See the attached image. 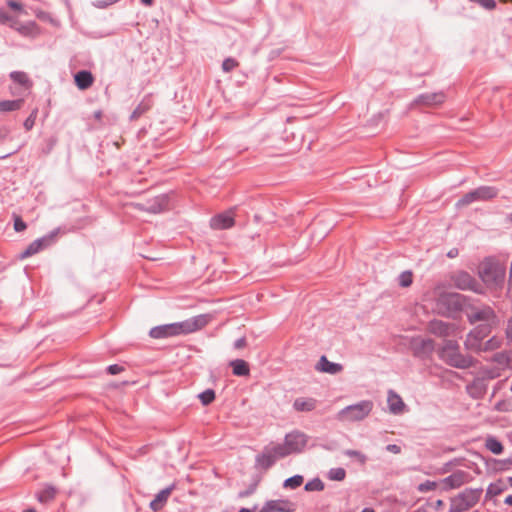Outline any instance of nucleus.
Listing matches in <instances>:
<instances>
[{
    "label": "nucleus",
    "instance_id": "8",
    "mask_svg": "<svg viewBox=\"0 0 512 512\" xmlns=\"http://www.w3.org/2000/svg\"><path fill=\"white\" fill-rule=\"evenodd\" d=\"M492 332V329H488L481 326L474 327L467 335L464 341L465 349L474 352H482L483 340Z\"/></svg>",
    "mask_w": 512,
    "mask_h": 512
},
{
    "label": "nucleus",
    "instance_id": "17",
    "mask_svg": "<svg viewBox=\"0 0 512 512\" xmlns=\"http://www.w3.org/2000/svg\"><path fill=\"white\" fill-rule=\"evenodd\" d=\"M446 99L443 92L424 93L419 95L414 103L427 107L437 106L442 104Z\"/></svg>",
    "mask_w": 512,
    "mask_h": 512
},
{
    "label": "nucleus",
    "instance_id": "58",
    "mask_svg": "<svg viewBox=\"0 0 512 512\" xmlns=\"http://www.w3.org/2000/svg\"><path fill=\"white\" fill-rule=\"evenodd\" d=\"M504 503L507 504V505H511L512 506V495H508L505 498Z\"/></svg>",
    "mask_w": 512,
    "mask_h": 512
},
{
    "label": "nucleus",
    "instance_id": "63",
    "mask_svg": "<svg viewBox=\"0 0 512 512\" xmlns=\"http://www.w3.org/2000/svg\"><path fill=\"white\" fill-rule=\"evenodd\" d=\"M239 512H252L250 509L242 508L239 510Z\"/></svg>",
    "mask_w": 512,
    "mask_h": 512
},
{
    "label": "nucleus",
    "instance_id": "18",
    "mask_svg": "<svg viewBox=\"0 0 512 512\" xmlns=\"http://www.w3.org/2000/svg\"><path fill=\"white\" fill-rule=\"evenodd\" d=\"M466 391L473 399H482L487 391V383L485 378H475L466 386Z\"/></svg>",
    "mask_w": 512,
    "mask_h": 512
},
{
    "label": "nucleus",
    "instance_id": "20",
    "mask_svg": "<svg viewBox=\"0 0 512 512\" xmlns=\"http://www.w3.org/2000/svg\"><path fill=\"white\" fill-rule=\"evenodd\" d=\"M414 354L418 357L430 355L434 350V341L432 339H417L413 342Z\"/></svg>",
    "mask_w": 512,
    "mask_h": 512
},
{
    "label": "nucleus",
    "instance_id": "38",
    "mask_svg": "<svg viewBox=\"0 0 512 512\" xmlns=\"http://www.w3.org/2000/svg\"><path fill=\"white\" fill-rule=\"evenodd\" d=\"M198 398L204 406H207L215 400V391L213 389H206L198 395Z\"/></svg>",
    "mask_w": 512,
    "mask_h": 512
},
{
    "label": "nucleus",
    "instance_id": "19",
    "mask_svg": "<svg viewBox=\"0 0 512 512\" xmlns=\"http://www.w3.org/2000/svg\"><path fill=\"white\" fill-rule=\"evenodd\" d=\"M174 489L175 484H172L166 487L165 489L161 490L159 493H157L154 499L149 504L150 509L154 512L160 511L165 506L168 498L170 497Z\"/></svg>",
    "mask_w": 512,
    "mask_h": 512
},
{
    "label": "nucleus",
    "instance_id": "30",
    "mask_svg": "<svg viewBox=\"0 0 512 512\" xmlns=\"http://www.w3.org/2000/svg\"><path fill=\"white\" fill-rule=\"evenodd\" d=\"M55 495L56 489L52 486H48L37 493V499L41 503H48L54 499Z\"/></svg>",
    "mask_w": 512,
    "mask_h": 512
},
{
    "label": "nucleus",
    "instance_id": "47",
    "mask_svg": "<svg viewBox=\"0 0 512 512\" xmlns=\"http://www.w3.org/2000/svg\"><path fill=\"white\" fill-rule=\"evenodd\" d=\"M124 370V368L118 364L109 365L107 367V371L111 375H116L121 373Z\"/></svg>",
    "mask_w": 512,
    "mask_h": 512
},
{
    "label": "nucleus",
    "instance_id": "59",
    "mask_svg": "<svg viewBox=\"0 0 512 512\" xmlns=\"http://www.w3.org/2000/svg\"><path fill=\"white\" fill-rule=\"evenodd\" d=\"M94 117H95L96 119H98V120H99V119H101V117H102V112H101L100 110L96 111V112L94 113Z\"/></svg>",
    "mask_w": 512,
    "mask_h": 512
},
{
    "label": "nucleus",
    "instance_id": "22",
    "mask_svg": "<svg viewBox=\"0 0 512 512\" xmlns=\"http://www.w3.org/2000/svg\"><path fill=\"white\" fill-rule=\"evenodd\" d=\"M316 369L320 372L335 375L340 373L343 367L339 363L330 362L326 356H321L316 365Z\"/></svg>",
    "mask_w": 512,
    "mask_h": 512
},
{
    "label": "nucleus",
    "instance_id": "43",
    "mask_svg": "<svg viewBox=\"0 0 512 512\" xmlns=\"http://www.w3.org/2000/svg\"><path fill=\"white\" fill-rule=\"evenodd\" d=\"M486 10H493L496 7L495 0H469Z\"/></svg>",
    "mask_w": 512,
    "mask_h": 512
},
{
    "label": "nucleus",
    "instance_id": "62",
    "mask_svg": "<svg viewBox=\"0 0 512 512\" xmlns=\"http://www.w3.org/2000/svg\"><path fill=\"white\" fill-rule=\"evenodd\" d=\"M361 512H374L371 508H364Z\"/></svg>",
    "mask_w": 512,
    "mask_h": 512
},
{
    "label": "nucleus",
    "instance_id": "9",
    "mask_svg": "<svg viewBox=\"0 0 512 512\" xmlns=\"http://www.w3.org/2000/svg\"><path fill=\"white\" fill-rule=\"evenodd\" d=\"M492 332V329H488L481 326L474 327L467 335L464 341L465 349L474 352H482L483 340Z\"/></svg>",
    "mask_w": 512,
    "mask_h": 512
},
{
    "label": "nucleus",
    "instance_id": "21",
    "mask_svg": "<svg viewBox=\"0 0 512 512\" xmlns=\"http://www.w3.org/2000/svg\"><path fill=\"white\" fill-rule=\"evenodd\" d=\"M387 403L390 413L394 415L402 414L405 409L402 398L393 390L388 391Z\"/></svg>",
    "mask_w": 512,
    "mask_h": 512
},
{
    "label": "nucleus",
    "instance_id": "52",
    "mask_svg": "<svg viewBox=\"0 0 512 512\" xmlns=\"http://www.w3.org/2000/svg\"><path fill=\"white\" fill-rule=\"evenodd\" d=\"M347 455L349 456H353V457H357L359 458L361 461H365V456L363 454H361L359 451H356V450H349L347 451Z\"/></svg>",
    "mask_w": 512,
    "mask_h": 512
},
{
    "label": "nucleus",
    "instance_id": "24",
    "mask_svg": "<svg viewBox=\"0 0 512 512\" xmlns=\"http://www.w3.org/2000/svg\"><path fill=\"white\" fill-rule=\"evenodd\" d=\"M49 240L50 238L46 237L36 239L21 253L20 257L24 259L38 253L47 245Z\"/></svg>",
    "mask_w": 512,
    "mask_h": 512
},
{
    "label": "nucleus",
    "instance_id": "37",
    "mask_svg": "<svg viewBox=\"0 0 512 512\" xmlns=\"http://www.w3.org/2000/svg\"><path fill=\"white\" fill-rule=\"evenodd\" d=\"M413 282V274L411 271H403L398 277V284L403 288L411 286Z\"/></svg>",
    "mask_w": 512,
    "mask_h": 512
},
{
    "label": "nucleus",
    "instance_id": "50",
    "mask_svg": "<svg viewBox=\"0 0 512 512\" xmlns=\"http://www.w3.org/2000/svg\"><path fill=\"white\" fill-rule=\"evenodd\" d=\"M10 20L11 17L9 16V14L5 10L0 9V23L6 24Z\"/></svg>",
    "mask_w": 512,
    "mask_h": 512
},
{
    "label": "nucleus",
    "instance_id": "34",
    "mask_svg": "<svg viewBox=\"0 0 512 512\" xmlns=\"http://www.w3.org/2000/svg\"><path fill=\"white\" fill-rule=\"evenodd\" d=\"M502 343V338L498 336H492L490 339L483 343L482 352L496 350L501 347Z\"/></svg>",
    "mask_w": 512,
    "mask_h": 512
},
{
    "label": "nucleus",
    "instance_id": "28",
    "mask_svg": "<svg viewBox=\"0 0 512 512\" xmlns=\"http://www.w3.org/2000/svg\"><path fill=\"white\" fill-rule=\"evenodd\" d=\"M230 366L235 376H248L250 374L248 363L242 359L231 361Z\"/></svg>",
    "mask_w": 512,
    "mask_h": 512
},
{
    "label": "nucleus",
    "instance_id": "61",
    "mask_svg": "<svg viewBox=\"0 0 512 512\" xmlns=\"http://www.w3.org/2000/svg\"><path fill=\"white\" fill-rule=\"evenodd\" d=\"M141 2L145 5H151L153 0H141Z\"/></svg>",
    "mask_w": 512,
    "mask_h": 512
},
{
    "label": "nucleus",
    "instance_id": "10",
    "mask_svg": "<svg viewBox=\"0 0 512 512\" xmlns=\"http://www.w3.org/2000/svg\"><path fill=\"white\" fill-rule=\"evenodd\" d=\"M451 280L454 286L460 290H470L475 293H482L481 285L468 272H456L452 275Z\"/></svg>",
    "mask_w": 512,
    "mask_h": 512
},
{
    "label": "nucleus",
    "instance_id": "48",
    "mask_svg": "<svg viewBox=\"0 0 512 512\" xmlns=\"http://www.w3.org/2000/svg\"><path fill=\"white\" fill-rule=\"evenodd\" d=\"M11 133L10 128L3 126L0 128V142H3L4 140L8 139L9 135Z\"/></svg>",
    "mask_w": 512,
    "mask_h": 512
},
{
    "label": "nucleus",
    "instance_id": "42",
    "mask_svg": "<svg viewBox=\"0 0 512 512\" xmlns=\"http://www.w3.org/2000/svg\"><path fill=\"white\" fill-rule=\"evenodd\" d=\"M238 65L239 63L234 58L229 57L222 62V70L228 73L235 69Z\"/></svg>",
    "mask_w": 512,
    "mask_h": 512
},
{
    "label": "nucleus",
    "instance_id": "23",
    "mask_svg": "<svg viewBox=\"0 0 512 512\" xmlns=\"http://www.w3.org/2000/svg\"><path fill=\"white\" fill-rule=\"evenodd\" d=\"M74 80L80 90H86L92 86L94 77L90 71L81 70L75 74Z\"/></svg>",
    "mask_w": 512,
    "mask_h": 512
},
{
    "label": "nucleus",
    "instance_id": "45",
    "mask_svg": "<svg viewBox=\"0 0 512 512\" xmlns=\"http://www.w3.org/2000/svg\"><path fill=\"white\" fill-rule=\"evenodd\" d=\"M14 218V230L16 232H22L27 228L26 223L22 220V218L16 214L13 215Z\"/></svg>",
    "mask_w": 512,
    "mask_h": 512
},
{
    "label": "nucleus",
    "instance_id": "40",
    "mask_svg": "<svg viewBox=\"0 0 512 512\" xmlns=\"http://www.w3.org/2000/svg\"><path fill=\"white\" fill-rule=\"evenodd\" d=\"M328 477H329L330 480L342 481L346 477V471H345L344 468H340V467L332 468L328 472Z\"/></svg>",
    "mask_w": 512,
    "mask_h": 512
},
{
    "label": "nucleus",
    "instance_id": "31",
    "mask_svg": "<svg viewBox=\"0 0 512 512\" xmlns=\"http://www.w3.org/2000/svg\"><path fill=\"white\" fill-rule=\"evenodd\" d=\"M268 450L272 453L276 460L291 455V452L285 443L274 445L268 448Z\"/></svg>",
    "mask_w": 512,
    "mask_h": 512
},
{
    "label": "nucleus",
    "instance_id": "2",
    "mask_svg": "<svg viewBox=\"0 0 512 512\" xmlns=\"http://www.w3.org/2000/svg\"><path fill=\"white\" fill-rule=\"evenodd\" d=\"M439 357L449 366L458 369H467L475 365L476 360L470 355H464L460 351L457 341L445 340L439 351Z\"/></svg>",
    "mask_w": 512,
    "mask_h": 512
},
{
    "label": "nucleus",
    "instance_id": "4",
    "mask_svg": "<svg viewBox=\"0 0 512 512\" xmlns=\"http://www.w3.org/2000/svg\"><path fill=\"white\" fill-rule=\"evenodd\" d=\"M479 276L489 288H501L506 279V267L497 260L487 258L479 267Z\"/></svg>",
    "mask_w": 512,
    "mask_h": 512
},
{
    "label": "nucleus",
    "instance_id": "51",
    "mask_svg": "<svg viewBox=\"0 0 512 512\" xmlns=\"http://www.w3.org/2000/svg\"><path fill=\"white\" fill-rule=\"evenodd\" d=\"M245 346H246V339H245V337H241V338L237 339L234 342V348L235 349H241V348H244Z\"/></svg>",
    "mask_w": 512,
    "mask_h": 512
},
{
    "label": "nucleus",
    "instance_id": "16",
    "mask_svg": "<svg viewBox=\"0 0 512 512\" xmlns=\"http://www.w3.org/2000/svg\"><path fill=\"white\" fill-rule=\"evenodd\" d=\"M210 225L213 229H228L234 225V212L232 210L220 213L214 216Z\"/></svg>",
    "mask_w": 512,
    "mask_h": 512
},
{
    "label": "nucleus",
    "instance_id": "39",
    "mask_svg": "<svg viewBox=\"0 0 512 512\" xmlns=\"http://www.w3.org/2000/svg\"><path fill=\"white\" fill-rule=\"evenodd\" d=\"M10 77L14 82L20 85L27 86L29 84V78L25 72L14 71L10 74Z\"/></svg>",
    "mask_w": 512,
    "mask_h": 512
},
{
    "label": "nucleus",
    "instance_id": "7",
    "mask_svg": "<svg viewBox=\"0 0 512 512\" xmlns=\"http://www.w3.org/2000/svg\"><path fill=\"white\" fill-rule=\"evenodd\" d=\"M499 190L494 186H480L468 193H466L456 203L457 207H464L473 202L488 201L497 197Z\"/></svg>",
    "mask_w": 512,
    "mask_h": 512
},
{
    "label": "nucleus",
    "instance_id": "13",
    "mask_svg": "<svg viewBox=\"0 0 512 512\" xmlns=\"http://www.w3.org/2000/svg\"><path fill=\"white\" fill-rule=\"evenodd\" d=\"M308 437L300 431H292L285 436L284 443L291 454L301 452L307 445Z\"/></svg>",
    "mask_w": 512,
    "mask_h": 512
},
{
    "label": "nucleus",
    "instance_id": "12",
    "mask_svg": "<svg viewBox=\"0 0 512 512\" xmlns=\"http://www.w3.org/2000/svg\"><path fill=\"white\" fill-rule=\"evenodd\" d=\"M296 503L289 499H275L264 503L259 512H295Z\"/></svg>",
    "mask_w": 512,
    "mask_h": 512
},
{
    "label": "nucleus",
    "instance_id": "6",
    "mask_svg": "<svg viewBox=\"0 0 512 512\" xmlns=\"http://www.w3.org/2000/svg\"><path fill=\"white\" fill-rule=\"evenodd\" d=\"M482 489H465L451 499L449 512H464L475 506L481 496Z\"/></svg>",
    "mask_w": 512,
    "mask_h": 512
},
{
    "label": "nucleus",
    "instance_id": "36",
    "mask_svg": "<svg viewBox=\"0 0 512 512\" xmlns=\"http://www.w3.org/2000/svg\"><path fill=\"white\" fill-rule=\"evenodd\" d=\"M303 481H304L303 476L294 475V476L286 479L283 483V486L285 488H289V489H296L302 485Z\"/></svg>",
    "mask_w": 512,
    "mask_h": 512
},
{
    "label": "nucleus",
    "instance_id": "49",
    "mask_svg": "<svg viewBox=\"0 0 512 512\" xmlns=\"http://www.w3.org/2000/svg\"><path fill=\"white\" fill-rule=\"evenodd\" d=\"M386 450L393 454H399L401 452V447L396 444H388L386 446Z\"/></svg>",
    "mask_w": 512,
    "mask_h": 512
},
{
    "label": "nucleus",
    "instance_id": "1",
    "mask_svg": "<svg viewBox=\"0 0 512 512\" xmlns=\"http://www.w3.org/2000/svg\"><path fill=\"white\" fill-rule=\"evenodd\" d=\"M212 319L209 314H201L190 319H186L182 322H176L171 324H165L153 327L149 335L152 338L160 339L181 334H189L198 331L205 327Z\"/></svg>",
    "mask_w": 512,
    "mask_h": 512
},
{
    "label": "nucleus",
    "instance_id": "55",
    "mask_svg": "<svg viewBox=\"0 0 512 512\" xmlns=\"http://www.w3.org/2000/svg\"><path fill=\"white\" fill-rule=\"evenodd\" d=\"M8 6L14 10H20L21 9V4H19L18 2L16 1H13V0H9L8 1Z\"/></svg>",
    "mask_w": 512,
    "mask_h": 512
},
{
    "label": "nucleus",
    "instance_id": "11",
    "mask_svg": "<svg viewBox=\"0 0 512 512\" xmlns=\"http://www.w3.org/2000/svg\"><path fill=\"white\" fill-rule=\"evenodd\" d=\"M169 199L167 195H158L146 203H137L135 207L138 210L157 214L168 209Z\"/></svg>",
    "mask_w": 512,
    "mask_h": 512
},
{
    "label": "nucleus",
    "instance_id": "5",
    "mask_svg": "<svg viewBox=\"0 0 512 512\" xmlns=\"http://www.w3.org/2000/svg\"><path fill=\"white\" fill-rule=\"evenodd\" d=\"M373 402L370 400H362L356 404L346 406L341 409L336 418L339 421L355 422L365 419L373 409Z\"/></svg>",
    "mask_w": 512,
    "mask_h": 512
},
{
    "label": "nucleus",
    "instance_id": "57",
    "mask_svg": "<svg viewBox=\"0 0 512 512\" xmlns=\"http://www.w3.org/2000/svg\"><path fill=\"white\" fill-rule=\"evenodd\" d=\"M461 297L460 294H451L449 295V299L451 302H453L454 304H458V299Z\"/></svg>",
    "mask_w": 512,
    "mask_h": 512
},
{
    "label": "nucleus",
    "instance_id": "35",
    "mask_svg": "<svg viewBox=\"0 0 512 512\" xmlns=\"http://www.w3.org/2000/svg\"><path fill=\"white\" fill-rule=\"evenodd\" d=\"M492 361L502 367H507L510 362V356L505 351L497 352L493 355Z\"/></svg>",
    "mask_w": 512,
    "mask_h": 512
},
{
    "label": "nucleus",
    "instance_id": "15",
    "mask_svg": "<svg viewBox=\"0 0 512 512\" xmlns=\"http://www.w3.org/2000/svg\"><path fill=\"white\" fill-rule=\"evenodd\" d=\"M470 475L468 472L463 470H457L451 475L447 476L442 480L443 485L449 489L459 488L460 486L468 483Z\"/></svg>",
    "mask_w": 512,
    "mask_h": 512
},
{
    "label": "nucleus",
    "instance_id": "3",
    "mask_svg": "<svg viewBox=\"0 0 512 512\" xmlns=\"http://www.w3.org/2000/svg\"><path fill=\"white\" fill-rule=\"evenodd\" d=\"M467 321L474 325L476 323H481L478 326L485 327L488 329H496L500 324V318L498 317L495 310L487 305H470L467 307L466 311Z\"/></svg>",
    "mask_w": 512,
    "mask_h": 512
},
{
    "label": "nucleus",
    "instance_id": "54",
    "mask_svg": "<svg viewBox=\"0 0 512 512\" xmlns=\"http://www.w3.org/2000/svg\"><path fill=\"white\" fill-rule=\"evenodd\" d=\"M484 374L487 376V378L489 379H493V378H496L499 376V373L495 372L494 370L490 369V370H485L484 371Z\"/></svg>",
    "mask_w": 512,
    "mask_h": 512
},
{
    "label": "nucleus",
    "instance_id": "32",
    "mask_svg": "<svg viewBox=\"0 0 512 512\" xmlns=\"http://www.w3.org/2000/svg\"><path fill=\"white\" fill-rule=\"evenodd\" d=\"M485 447L493 454H501L503 452L502 443L495 437H488L485 441Z\"/></svg>",
    "mask_w": 512,
    "mask_h": 512
},
{
    "label": "nucleus",
    "instance_id": "33",
    "mask_svg": "<svg viewBox=\"0 0 512 512\" xmlns=\"http://www.w3.org/2000/svg\"><path fill=\"white\" fill-rule=\"evenodd\" d=\"M321 223V220H316L312 224V238L315 240H322L331 230V226H326L320 231H318V226Z\"/></svg>",
    "mask_w": 512,
    "mask_h": 512
},
{
    "label": "nucleus",
    "instance_id": "29",
    "mask_svg": "<svg viewBox=\"0 0 512 512\" xmlns=\"http://www.w3.org/2000/svg\"><path fill=\"white\" fill-rule=\"evenodd\" d=\"M23 100L17 99V100H4L0 101V111L1 112H10L18 110L22 107Z\"/></svg>",
    "mask_w": 512,
    "mask_h": 512
},
{
    "label": "nucleus",
    "instance_id": "60",
    "mask_svg": "<svg viewBox=\"0 0 512 512\" xmlns=\"http://www.w3.org/2000/svg\"><path fill=\"white\" fill-rule=\"evenodd\" d=\"M443 504H444V502H443L442 500H437V501H436V504H435V507H436L437 509H439L440 507H442V506H443Z\"/></svg>",
    "mask_w": 512,
    "mask_h": 512
},
{
    "label": "nucleus",
    "instance_id": "41",
    "mask_svg": "<svg viewBox=\"0 0 512 512\" xmlns=\"http://www.w3.org/2000/svg\"><path fill=\"white\" fill-rule=\"evenodd\" d=\"M304 489L306 491H322L324 489V483L319 478H315L308 481Z\"/></svg>",
    "mask_w": 512,
    "mask_h": 512
},
{
    "label": "nucleus",
    "instance_id": "53",
    "mask_svg": "<svg viewBox=\"0 0 512 512\" xmlns=\"http://www.w3.org/2000/svg\"><path fill=\"white\" fill-rule=\"evenodd\" d=\"M118 0H107V1H98L96 6L99 7V8H104V7H107L108 5H111L115 2H117Z\"/></svg>",
    "mask_w": 512,
    "mask_h": 512
},
{
    "label": "nucleus",
    "instance_id": "44",
    "mask_svg": "<svg viewBox=\"0 0 512 512\" xmlns=\"http://www.w3.org/2000/svg\"><path fill=\"white\" fill-rule=\"evenodd\" d=\"M37 109L33 110L31 112V114L28 116V118L24 121V127L26 130H31L33 128V126L35 125V120H36V117H37Z\"/></svg>",
    "mask_w": 512,
    "mask_h": 512
},
{
    "label": "nucleus",
    "instance_id": "56",
    "mask_svg": "<svg viewBox=\"0 0 512 512\" xmlns=\"http://www.w3.org/2000/svg\"><path fill=\"white\" fill-rule=\"evenodd\" d=\"M458 254H459L458 249L457 248H452L451 250L448 251L447 256L449 258H455V257L458 256Z\"/></svg>",
    "mask_w": 512,
    "mask_h": 512
},
{
    "label": "nucleus",
    "instance_id": "27",
    "mask_svg": "<svg viewBox=\"0 0 512 512\" xmlns=\"http://www.w3.org/2000/svg\"><path fill=\"white\" fill-rule=\"evenodd\" d=\"M275 462L276 459L268 450V448H265V451L263 453L256 456V465L265 470L273 466Z\"/></svg>",
    "mask_w": 512,
    "mask_h": 512
},
{
    "label": "nucleus",
    "instance_id": "25",
    "mask_svg": "<svg viewBox=\"0 0 512 512\" xmlns=\"http://www.w3.org/2000/svg\"><path fill=\"white\" fill-rule=\"evenodd\" d=\"M153 100L151 95H146L130 115V120H136L151 109Z\"/></svg>",
    "mask_w": 512,
    "mask_h": 512
},
{
    "label": "nucleus",
    "instance_id": "64",
    "mask_svg": "<svg viewBox=\"0 0 512 512\" xmlns=\"http://www.w3.org/2000/svg\"><path fill=\"white\" fill-rule=\"evenodd\" d=\"M23 512H36L34 509H28V510H25Z\"/></svg>",
    "mask_w": 512,
    "mask_h": 512
},
{
    "label": "nucleus",
    "instance_id": "26",
    "mask_svg": "<svg viewBox=\"0 0 512 512\" xmlns=\"http://www.w3.org/2000/svg\"><path fill=\"white\" fill-rule=\"evenodd\" d=\"M317 401L314 398H297L293 403V408L298 412H310L316 408Z\"/></svg>",
    "mask_w": 512,
    "mask_h": 512
},
{
    "label": "nucleus",
    "instance_id": "46",
    "mask_svg": "<svg viewBox=\"0 0 512 512\" xmlns=\"http://www.w3.org/2000/svg\"><path fill=\"white\" fill-rule=\"evenodd\" d=\"M436 488V483L433 481H425L418 486L420 492L432 491Z\"/></svg>",
    "mask_w": 512,
    "mask_h": 512
},
{
    "label": "nucleus",
    "instance_id": "14",
    "mask_svg": "<svg viewBox=\"0 0 512 512\" xmlns=\"http://www.w3.org/2000/svg\"><path fill=\"white\" fill-rule=\"evenodd\" d=\"M429 331L438 337H448L454 335L457 326L453 323L444 322L442 320H432L429 322Z\"/></svg>",
    "mask_w": 512,
    "mask_h": 512
}]
</instances>
